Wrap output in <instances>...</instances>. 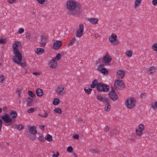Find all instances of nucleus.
I'll list each match as a JSON object with an SVG mask.
<instances>
[{
  "label": "nucleus",
  "mask_w": 157,
  "mask_h": 157,
  "mask_svg": "<svg viewBox=\"0 0 157 157\" xmlns=\"http://www.w3.org/2000/svg\"><path fill=\"white\" fill-rule=\"evenodd\" d=\"M62 45V42L60 41H56L53 44V48L55 50H57L61 47Z\"/></svg>",
  "instance_id": "nucleus-14"
},
{
  "label": "nucleus",
  "mask_w": 157,
  "mask_h": 157,
  "mask_svg": "<svg viewBox=\"0 0 157 157\" xmlns=\"http://www.w3.org/2000/svg\"><path fill=\"white\" fill-rule=\"evenodd\" d=\"M76 121L78 122H81L82 121V119L81 118L77 119Z\"/></svg>",
  "instance_id": "nucleus-62"
},
{
  "label": "nucleus",
  "mask_w": 157,
  "mask_h": 157,
  "mask_svg": "<svg viewBox=\"0 0 157 157\" xmlns=\"http://www.w3.org/2000/svg\"><path fill=\"white\" fill-rule=\"evenodd\" d=\"M6 41L4 39H0V43L4 44L6 43Z\"/></svg>",
  "instance_id": "nucleus-48"
},
{
  "label": "nucleus",
  "mask_w": 157,
  "mask_h": 157,
  "mask_svg": "<svg viewBox=\"0 0 157 157\" xmlns=\"http://www.w3.org/2000/svg\"><path fill=\"white\" fill-rule=\"evenodd\" d=\"M116 76L118 78L122 79L124 76V71L121 70H118Z\"/></svg>",
  "instance_id": "nucleus-15"
},
{
  "label": "nucleus",
  "mask_w": 157,
  "mask_h": 157,
  "mask_svg": "<svg viewBox=\"0 0 157 157\" xmlns=\"http://www.w3.org/2000/svg\"><path fill=\"white\" fill-rule=\"evenodd\" d=\"M139 128L140 130L142 131H143L144 128V125L142 124H140L139 125Z\"/></svg>",
  "instance_id": "nucleus-43"
},
{
  "label": "nucleus",
  "mask_w": 157,
  "mask_h": 157,
  "mask_svg": "<svg viewBox=\"0 0 157 157\" xmlns=\"http://www.w3.org/2000/svg\"><path fill=\"white\" fill-rule=\"evenodd\" d=\"M48 113L44 111V113L42 116H41L42 117H48Z\"/></svg>",
  "instance_id": "nucleus-51"
},
{
  "label": "nucleus",
  "mask_w": 157,
  "mask_h": 157,
  "mask_svg": "<svg viewBox=\"0 0 157 157\" xmlns=\"http://www.w3.org/2000/svg\"><path fill=\"white\" fill-rule=\"evenodd\" d=\"M83 34V32L78 30L76 33V36L77 37H81Z\"/></svg>",
  "instance_id": "nucleus-30"
},
{
  "label": "nucleus",
  "mask_w": 157,
  "mask_h": 157,
  "mask_svg": "<svg viewBox=\"0 0 157 157\" xmlns=\"http://www.w3.org/2000/svg\"><path fill=\"white\" fill-rule=\"evenodd\" d=\"M66 7L68 10V13L73 16H78L82 11L80 5L77 4L74 0L67 1Z\"/></svg>",
  "instance_id": "nucleus-1"
},
{
  "label": "nucleus",
  "mask_w": 157,
  "mask_h": 157,
  "mask_svg": "<svg viewBox=\"0 0 157 157\" xmlns=\"http://www.w3.org/2000/svg\"><path fill=\"white\" fill-rule=\"evenodd\" d=\"M17 113L15 111H13L10 112V116L13 118H15L17 117Z\"/></svg>",
  "instance_id": "nucleus-24"
},
{
  "label": "nucleus",
  "mask_w": 157,
  "mask_h": 157,
  "mask_svg": "<svg viewBox=\"0 0 157 157\" xmlns=\"http://www.w3.org/2000/svg\"><path fill=\"white\" fill-rule=\"evenodd\" d=\"M44 52V50L42 48H37L36 53L38 54H41Z\"/></svg>",
  "instance_id": "nucleus-25"
},
{
  "label": "nucleus",
  "mask_w": 157,
  "mask_h": 157,
  "mask_svg": "<svg viewBox=\"0 0 157 157\" xmlns=\"http://www.w3.org/2000/svg\"><path fill=\"white\" fill-rule=\"evenodd\" d=\"M112 59V57L109 56L108 53H106L105 56L103 57L102 61L105 64V65H106L107 64L109 65V63H110Z\"/></svg>",
  "instance_id": "nucleus-5"
},
{
  "label": "nucleus",
  "mask_w": 157,
  "mask_h": 157,
  "mask_svg": "<svg viewBox=\"0 0 157 157\" xmlns=\"http://www.w3.org/2000/svg\"><path fill=\"white\" fill-rule=\"evenodd\" d=\"M79 29L78 30L79 31H82L83 32L84 31V28L83 25L82 24H80L79 25Z\"/></svg>",
  "instance_id": "nucleus-42"
},
{
  "label": "nucleus",
  "mask_w": 157,
  "mask_h": 157,
  "mask_svg": "<svg viewBox=\"0 0 157 157\" xmlns=\"http://www.w3.org/2000/svg\"><path fill=\"white\" fill-rule=\"evenodd\" d=\"M98 80L96 79H94L92 82V84L90 85V87L92 88H94L96 86H97L98 84Z\"/></svg>",
  "instance_id": "nucleus-23"
},
{
  "label": "nucleus",
  "mask_w": 157,
  "mask_h": 157,
  "mask_svg": "<svg viewBox=\"0 0 157 157\" xmlns=\"http://www.w3.org/2000/svg\"><path fill=\"white\" fill-rule=\"evenodd\" d=\"M104 66V64L100 65L98 67V70L103 74L107 75L108 73V71L106 69L103 67Z\"/></svg>",
  "instance_id": "nucleus-11"
},
{
  "label": "nucleus",
  "mask_w": 157,
  "mask_h": 157,
  "mask_svg": "<svg viewBox=\"0 0 157 157\" xmlns=\"http://www.w3.org/2000/svg\"><path fill=\"white\" fill-rule=\"evenodd\" d=\"M16 0H7V1L10 3H13Z\"/></svg>",
  "instance_id": "nucleus-56"
},
{
  "label": "nucleus",
  "mask_w": 157,
  "mask_h": 157,
  "mask_svg": "<svg viewBox=\"0 0 157 157\" xmlns=\"http://www.w3.org/2000/svg\"><path fill=\"white\" fill-rule=\"evenodd\" d=\"M40 127L42 131H44V126L43 125H41L40 126Z\"/></svg>",
  "instance_id": "nucleus-60"
},
{
  "label": "nucleus",
  "mask_w": 157,
  "mask_h": 157,
  "mask_svg": "<svg viewBox=\"0 0 157 157\" xmlns=\"http://www.w3.org/2000/svg\"><path fill=\"white\" fill-rule=\"evenodd\" d=\"M109 96L110 98L113 101L117 100L118 98L117 95L115 92L114 89L113 87H111V90L109 92Z\"/></svg>",
  "instance_id": "nucleus-9"
},
{
  "label": "nucleus",
  "mask_w": 157,
  "mask_h": 157,
  "mask_svg": "<svg viewBox=\"0 0 157 157\" xmlns=\"http://www.w3.org/2000/svg\"><path fill=\"white\" fill-rule=\"evenodd\" d=\"M142 0H135L134 6L135 8L138 7L141 4Z\"/></svg>",
  "instance_id": "nucleus-19"
},
{
  "label": "nucleus",
  "mask_w": 157,
  "mask_h": 157,
  "mask_svg": "<svg viewBox=\"0 0 157 157\" xmlns=\"http://www.w3.org/2000/svg\"><path fill=\"white\" fill-rule=\"evenodd\" d=\"M136 133L137 135L140 136L142 134V131L136 129Z\"/></svg>",
  "instance_id": "nucleus-38"
},
{
  "label": "nucleus",
  "mask_w": 157,
  "mask_h": 157,
  "mask_svg": "<svg viewBox=\"0 0 157 157\" xmlns=\"http://www.w3.org/2000/svg\"><path fill=\"white\" fill-rule=\"evenodd\" d=\"M38 2V3L40 4H43L45 2V0H36Z\"/></svg>",
  "instance_id": "nucleus-45"
},
{
  "label": "nucleus",
  "mask_w": 157,
  "mask_h": 157,
  "mask_svg": "<svg viewBox=\"0 0 157 157\" xmlns=\"http://www.w3.org/2000/svg\"><path fill=\"white\" fill-rule=\"evenodd\" d=\"M47 37L45 35H42L41 36V40L42 41H46L47 40Z\"/></svg>",
  "instance_id": "nucleus-36"
},
{
  "label": "nucleus",
  "mask_w": 157,
  "mask_h": 157,
  "mask_svg": "<svg viewBox=\"0 0 157 157\" xmlns=\"http://www.w3.org/2000/svg\"><path fill=\"white\" fill-rule=\"evenodd\" d=\"M31 37V35L29 33H27L26 34V38L27 39H29Z\"/></svg>",
  "instance_id": "nucleus-52"
},
{
  "label": "nucleus",
  "mask_w": 157,
  "mask_h": 157,
  "mask_svg": "<svg viewBox=\"0 0 157 157\" xmlns=\"http://www.w3.org/2000/svg\"><path fill=\"white\" fill-rule=\"evenodd\" d=\"M2 123V119H0V132L1 130Z\"/></svg>",
  "instance_id": "nucleus-57"
},
{
  "label": "nucleus",
  "mask_w": 157,
  "mask_h": 157,
  "mask_svg": "<svg viewBox=\"0 0 157 157\" xmlns=\"http://www.w3.org/2000/svg\"><path fill=\"white\" fill-rule=\"evenodd\" d=\"M110 101H109L108 102V103H107L105 104V109L107 112H108L109 111L111 107V105L110 104Z\"/></svg>",
  "instance_id": "nucleus-22"
},
{
  "label": "nucleus",
  "mask_w": 157,
  "mask_h": 157,
  "mask_svg": "<svg viewBox=\"0 0 157 157\" xmlns=\"http://www.w3.org/2000/svg\"><path fill=\"white\" fill-rule=\"evenodd\" d=\"M3 111L5 112H7V107H4L3 108Z\"/></svg>",
  "instance_id": "nucleus-64"
},
{
  "label": "nucleus",
  "mask_w": 157,
  "mask_h": 157,
  "mask_svg": "<svg viewBox=\"0 0 157 157\" xmlns=\"http://www.w3.org/2000/svg\"><path fill=\"white\" fill-rule=\"evenodd\" d=\"M13 54L15 56L13 57H15L16 59H17V61H21L22 60V55L19 50L13 52Z\"/></svg>",
  "instance_id": "nucleus-10"
},
{
  "label": "nucleus",
  "mask_w": 157,
  "mask_h": 157,
  "mask_svg": "<svg viewBox=\"0 0 157 157\" xmlns=\"http://www.w3.org/2000/svg\"><path fill=\"white\" fill-rule=\"evenodd\" d=\"M89 21L93 24H95L98 23V19L96 18H91L89 19Z\"/></svg>",
  "instance_id": "nucleus-20"
},
{
  "label": "nucleus",
  "mask_w": 157,
  "mask_h": 157,
  "mask_svg": "<svg viewBox=\"0 0 157 157\" xmlns=\"http://www.w3.org/2000/svg\"><path fill=\"white\" fill-rule=\"evenodd\" d=\"M76 40V39L75 38H73L71 40H70V42L68 43V46H72L75 42V41Z\"/></svg>",
  "instance_id": "nucleus-28"
},
{
  "label": "nucleus",
  "mask_w": 157,
  "mask_h": 157,
  "mask_svg": "<svg viewBox=\"0 0 157 157\" xmlns=\"http://www.w3.org/2000/svg\"><path fill=\"white\" fill-rule=\"evenodd\" d=\"M24 30L22 28H20L19 29L18 32L20 34H21V33H23V32H24Z\"/></svg>",
  "instance_id": "nucleus-49"
},
{
  "label": "nucleus",
  "mask_w": 157,
  "mask_h": 157,
  "mask_svg": "<svg viewBox=\"0 0 157 157\" xmlns=\"http://www.w3.org/2000/svg\"><path fill=\"white\" fill-rule=\"evenodd\" d=\"M126 55L129 57H130L132 55V52L131 51H128L126 52Z\"/></svg>",
  "instance_id": "nucleus-39"
},
{
  "label": "nucleus",
  "mask_w": 157,
  "mask_h": 157,
  "mask_svg": "<svg viewBox=\"0 0 157 157\" xmlns=\"http://www.w3.org/2000/svg\"><path fill=\"white\" fill-rule=\"evenodd\" d=\"M59 102V98H55L53 101V104L54 105H58Z\"/></svg>",
  "instance_id": "nucleus-32"
},
{
  "label": "nucleus",
  "mask_w": 157,
  "mask_h": 157,
  "mask_svg": "<svg viewBox=\"0 0 157 157\" xmlns=\"http://www.w3.org/2000/svg\"><path fill=\"white\" fill-rule=\"evenodd\" d=\"M4 79L3 76H0V82L2 83L4 80Z\"/></svg>",
  "instance_id": "nucleus-54"
},
{
  "label": "nucleus",
  "mask_w": 157,
  "mask_h": 157,
  "mask_svg": "<svg viewBox=\"0 0 157 157\" xmlns=\"http://www.w3.org/2000/svg\"><path fill=\"white\" fill-rule=\"evenodd\" d=\"M152 48L154 50L157 52V43L153 44L152 45Z\"/></svg>",
  "instance_id": "nucleus-41"
},
{
  "label": "nucleus",
  "mask_w": 157,
  "mask_h": 157,
  "mask_svg": "<svg viewBox=\"0 0 157 157\" xmlns=\"http://www.w3.org/2000/svg\"><path fill=\"white\" fill-rule=\"evenodd\" d=\"M54 111L56 113L60 114L62 113V110L59 108H57L54 109Z\"/></svg>",
  "instance_id": "nucleus-37"
},
{
  "label": "nucleus",
  "mask_w": 157,
  "mask_h": 157,
  "mask_svg": "<svg viewBox=\"0 0 157 157\" xmlns=\"http://www.w3.org/2000/svg\"><path fill=\"white\" fill-rule=\"evenodd\" d=\"M39 140L41 142H43L44 141V139L43 136H40L39 137Z\"/></svg>",
  "instance_id": "nucleus-46"
},
{
  "label": "nucleus",
  "mask_w": 157,
  "mask_h": 157,
  "mask_svg": "<svg viewBox=\"0 0 157 157\" xmlns=\"http://www.w3.org/2000/svg\"><path fill=\"white\" fill-rule=\"evenodd\" d=\"M105 130L106 132H107L109 131V126H106L105 127Z\"/></svg>",
  "instance_id": "nucleus-61"
},
{
  "label": "nucleus",
  "mask_w": 157,
  "mask_h": 157,
  "mask_svg": "<svg viewBox=\"0 0 157 157\" xmlns=\"http://www.w3.org/2000/svg\"><path fill=\"white\" fill-rule=\"evenodd\" d=\"M149 71H150V74H152L155 72V68L154 67H151L149 69Z\"/></svg>",
  "instance_id": "nucleus-35"
},
{
  "label": "nucleus",
  "mask_w": 157,
  "mask_h": 157,
  "mask_svg": "<svg viewBox=\"0 0 157 157\" xmlns=\"http://www.w3.org/2000/svg\"><path fill=\"white\" fill-rule=\"evenodd\" d=\"M79 138V136L78 134H75L73 136V138H75L77 139H78Z\"/></svg>",
  "instance_id": "nucleus-58"
},
{
  "label": "nucleus",
  "mask_w": 157,
  "mask_h": 157,
  "mask_svg": "<svg viewBox=\"0 0 157 157\" xmlns=\"http://www.w3.org/2000/svg\"><path fill=\"white\" fill-rule=\"evenodd\" d=\"M33 74L35 75H40V73L37 72H34L33 73Z\"/></svg>",
  "instance_id": "nucleus-63"
},
{
  "label": "nucleus",
  "mask_w": 157,
  "mask_h": 157,
  "mask_svg": "<svg viewBox=\"0 0 157 157\" xmlns=\"http://www.w3.org/2000/svg\"><path fill=\"white\" fill-rule=\"evenodd\" d=\"M114 86L116 90H120L121 88L125 87V85L122 80L115 81Z\"/></svg>",
  "instance_id": "nucleus-6"
},
{
  "label": "nucleus",
  "mask_w": 157,
  "mask_h": 157,
  "mask_svg": "<svg viewBox=\"0 0 157 157\" xmlns=\"http://www.w3.org/2000/svg\"><path fill=\"white\" fill-rule=\"evenodd\" d=\"M15 128L18 130L20 131L22 130L24 128V126L22 124L18 125L16 126Z\"/></svg>",
  "instance_id": "nucleus-31"
},
{
  "label": "nucleus",
  "mask_w": 157,
  "mask_h": 157,
  "mask_svg": "<svg viewBox=\"0 0 157 157\" xmlns=\"http://www.w3.org/2000/svg\"><path fill=\"white\" fill-rule=\"evenodd\" d=\"M84 90L85 92L88 94H90L92 91V89H90L89 87H88L85 88Z\"/></svg>",
  "instance_id": "nucleus-27"
},
{
  "label": "nucleus",
  "mask_w": 157,
  "mask_h": 157,
  "mask_svg": "<svg viewBox=\"0 0 157 157\" xmlns=\"http://www.w3.org/2000/svg\"><path fill=\"white\" fill-rule=\"evenodd\" d=\"M59 153L57 151L56 152V154H54L52 156L53 157H57L59 156Z\"/></svg>",
  "instance_id": "nucleus-55"
},
{
  "label": "nucleus",
  "mask_w": 157,
  "mask_h": 157,
  "mask_svg": "<svg viewBox=\"0 0 157 157\" xmlns=\"http://www.w3.org/2000/svg\"><path fill=\"white\" fill-rule=\"evenodd\" d=\"M56 58L58 60H59L61 59V55L59 53H58L56 56Z\"/></svg>",
  "instance_id": "nucleus-50"
},
{
  "label": "nucleus",
  "mask_w": 157,
  "mask_h": 157,
  "mask_svg": "<svg viewBox=\"0 0 157 157\" xmlns=\"http://www.w3.org/2000/svg\"><path fill=\"white\" fill-rule=\"evenodd\" d=\"M28 94L29 95L32 97L33 98H36V96L35 94H34L33 92L31 91H28Z\"/></svg>",
  "instance_id": "nucleus-33"
},
{
  "label": "nucleus",
  "mask_w": 157,
  "mask_h": 157,
  "mask_svg": "<svg viewBox=\"0 0 157 157\" xmlns=\"http://www.w3.org/2000/svg\"><path fill=\"white\" fill-rule=\"evenodd\" d=\"M67 150L69 152H72L73 151V148L71 146L68 147L67 148Z\"/></svg>",
  "instance_id": "nucleus-44"
},
{
  "label": "nucleus",
  "mask_w": 157,
  "mask_h": 157,
  "mask_svg": "<svg viewBox=\"0 0 157 157\" xmlns=\"http://www.w3.org/2000/svg\"><path fill=\"white\" fill-rule=\"evenodd\" d=\"M33 101V99L32 98L29 97H28L27 99L28 105L29 106H30L32 105V103Z\"/></svg>",
  "instance_id": "nucleus-26"
},
{
  "label": "nucleus",
  "mask_w": 157,
  "mask_h": 157,
  "mask_svg": "<svg viewBox=\"0 0 157 157\" xmlns=\"http://www.w3.org/2000/svg\"><path fill=\"white\" fill-rule=\"evenodd\" d=\"M34 111V109L33 108L29 109L28 110V112L29 113H33Z\"/></svg>",
  "instance_id": "nucleus-47"
},
{
  "label": "nucleus",
  "mask_w": 157,
  "mask_h": 157,
  "mask_svg": "<svg viewBox=\"0 0 157 157\" xmlns=\"http://www.w3.org/2000/svg\"><path fill=\"white\" fill-rule=\"evenodd\" d=\"M152 107L155 109H157V101L153 102L152 104Z\"/></svg>",
  "instance_id": "nucleus-40"
},
{
  "label": "nucleus",
  "mask_w": 157,
  "mask_h": 157,
  "mask_svg": "<svg viewBox=\"0 0 157 157\" xmlns=\"http://www.w3.org/2000/svg\"><path fill=\"white\" fill-rule=\"evenodd\" d=\"M15 43L13 44V52L19 50L17 48V47L20 46L21 45V43L20 42L15 41Z\"/></svg>",
  "instance_id": "nucleus-17"
},
{
  "label": "nucleus",
  "mask_w": 157,
  "mask_h": 157,
  "mask_svg": "<svg viewBox=\"0 0 157 157\" xmlns=\"http://www.w3.org/2000/svg\"><path fill=\"white\" fill-rule=\"evenodd\" d=\"M117 36L114 33H112L111 36L109 37V40L114 45H117L119 42L117 40Z\"/></svg>",
  "instance_id": "nucleus-7"
},
{
  "label": "nucleus",
  "mask_w": 157,
  "mask_h": 157,
  "mask_svg": "<svg viewBox=\"0 0 157 157\" xmlns=\"http://www.w3.org/2000/svg\"><path fill=\"white\" fill-rule=\"evenodd\" d=\"M36 95L38 97L41 96L43 94V92L42 90L40 88L37 89L36 91Z\"/></svg>",
  "instance_id": "nucleus-21"
},
{
  "label": "nucleus",
  "mask_w": 157,
  "mask_h": 157,
  "mask_svg": "<svg viewBox=\"0 0 157 157\" xmlns=\"http://www.w3.org/2000/svg\"><path fill=\"white\" fill-rule=\"evenodd\" d=\"M12 59L13 62L15 63H16L18 65H20L22 67H24L25 66L26 64L25 62H21V61H17L15 57H13Z\"/></svg>",
  "instance_id": "nucleus-18"
},
{
  "label": "nucleus",
  "mask_w": 157,
  "mask_h": 157,
  "mask_svg": "<svg viewBox=\"0 0 157 157\" xmlns=\"http://www.w3.org/2000/svg\"><path fill=\"white\" fill-rule=\"evenodd\" d=\"M96 88L98 91H100L107 92L109 90V89L108 86L101 83H98Z\"/></svg>",
  "instance_id": "nucleus-3"
},
{
  "label": "nucleus",
  "mask_w": 157,
  "mask_h": 157,
  "mask_svg": "<svg viewBox=\"0 0 157 157\" xmlns=\"http://www.w3.org/2000/svg\"><path fill=\"white\" fill-rule=\"evenodd\" d=\"M45 139L48 141H51L52 140V137L50 135L48 134L45 137Z\"/></svg>",
  "instance_id": "nucleus-34"
},
{
  "label": "nucleus",
  "mask_w": 157,
  "mask_h": 157,
  "mask_svg": "<svg viewBox=\"0 0 157 157\" xmlns=\"http://www.w3.org/2000/svg\"><path fill=\"white\" fill-rule=\"evenodd\" d=\"M152 4L154 6H156L157 5V0H153Z\"/></svg>",
  "instance_id": "nucleus-53"
},
{
  "label": "nucleus",
  "mask_w": 157,
  "mask_h": 157,
  "mask_svg": "<svg viewBox=\"0 0 157 157\" xmlns=\"http://www.w3.org/2000/svg\"><path fill=\"white\" fill-rule=\"evenodd\" d=\"M136 104V100L132 97L128 98L125 101V104L128 109H132L135 106Z\"/></svg>",
  "instance_id": "nucleus-2"
},
{
  "label": "nucleus",
  "mask_w": 157,
  "mask_h": 157,
  "mask_svg": "<svg viewBox=\"0 0 157 157\" xmlns=\"http://www.w3.org/2000/svg\"><path fill=\"white\" fill-rule=\"evenodd\" d=\"M97 99L99 100L100 101L103 102L105 104L108 103L109 101H110V100L107 98L100 95L97 97Z\"/></svg>",
  "instance_id": "nucleus-13"
},
{
  "label": "nucleus",
  "mask_w": 157,
  "mask_h": 157,
  "mask_svg": "<svg viewBox=\"0 0 157 157\" xmlns=\"http://www.w3.org/2000/svg\"><path fill=\"white\" fill-rule=\"evenodd\" d=\"M2 119L6 123L10 124H11L12 123L13 120L10 117L9 115L6 113H5V115L2 116L1 117Z\"/></svg>",
  "instance_id": "nucleus-8"
},
{
  "label": "nucleus",
  "mask_w": 157,
  "mask_h": 157,
  "mask_svg": "<svg viewBox=\"0 0 157 157\" xmlns=\"http://www.w3.org/2000/svg\"><path fill=\"white\" fill-rule=\"evenodd\" d=\"M49 63V67L52 68H56L57 66V63L55 57H54L52 60H50Z\"/></svg>",
  "instance_id": "nucleus-12"
},
{
  "label": "nucleus",
  "mask_w": 157,
  "mask_h": 157,
  "mask_svg": "<svg viewBox=\"0 0 157 157\" xmlns=\"http://www.w3.org/2000/svg\"><path fill=\"white\" fill-rule=\"evenodd\" d=\"M40 45L41 47H44L46 45V43H41L40 44Z\"/></svg>",
  "instance_id": "nucleus-59"
},
{
  "label": "nucleus",
  "mask_w": 157,
  "mask_h": 157,
  "mask_svg": "<svg viewBox=\"0 0 157 157\" xmlns=\"http://www.w3.org/2000/svg\"><path fill=\"white\" fill-rule=\"evenodd\" d=\"M28 130L30 134L32 135L33 136L30 137V139L32 141L36 139L35 135L37 132L36 128L35 126L29 127L28 128Z\"/></svg>",
  "instance_id": "nucleus-4"
},
{
  "label": "nucleus",
  "mask_w": 157,
  "mask_h": 157,
  "mask_svg": "<svg viewBox=\"0 0 157 157\" xmlns=\"http://www.w3.org/2000/svg\"><path fill=\"white\" fill-rule=\"evenodd\" d=\"M90 151L92 154H98L99 152L98 149H93L92 148H90Z\"/></svg>",
  "instance_id": "nucleus-29"
},
{
  "label": "nucleus",
  "mask_w": 157,
  "mask_h": 157,
  "mask_svg": "<svg viewBox=\"0 0 157 157\" xmlns=\"http://www.w3.org/2000/svg\"><path fill=\"white\" fill-rule=\"evenodd\" d=\"M65 92L64 87L62 86H59L57 88V93L58 95L63 94Z\"/></svg>",
  "instance_id": "nucleus-16"
}]
</instances>
